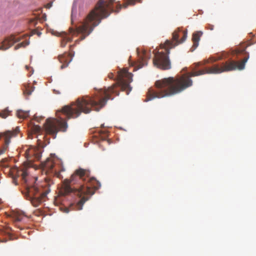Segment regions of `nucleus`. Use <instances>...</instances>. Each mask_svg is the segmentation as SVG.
Listing matches in <instances>:
<instances>
[{"label":"nucleus","mask_w":256,"mask_h":256,"mask_svg":"<svg viewBox=\"0 0 256 256\" xmlns=\"http://www.w3.org/2000/svg\"><path fill=\"white\" fill-rule=\"evenodd\" d=\"M115 0H100L94 8L89 12L84 20L80 22L78 26H76V28H69V32L72 35L81 34L80 38L75 41L76 44L84 40L92 33L94 28L99 24L102 19L108 16V12L110 10H112V5Z\"/></svg>","instance_id":"20e7f679"},{"label":"nucleus","mask_w":256,"mask_h":256,"mask_svg":"<svg viewBox=\"0 0 256 256\" xmlns=\"http://www.w3.org/2000/svg\"><path fill=\"white\" fill-rule=\"evenodd\" d=\"M247 46L242 44L240 47L232 50V55L242 54L244 58L241 61L232 60L229 62H225V72L238 70H242L245 68V64L249 58V54L246 51Z\"/></svg>","instance_id":"423d86ee"},{"label":"nucleus","mask_w":256,"mask_h":256,"mask_svg":"<svg viewBox=\"0 0 256 256\" xmlns=\"http://www.w3.org/2000/svg\"><path fill=\"white\" fill-rule=\"evenodd\" d=\"M21 39L22 38L20 36L16 37L13 35L6 38L2 42L0 50H5L8 49L14 43L20 42Z\"/></svg>","instance_id":"9d476101"},{"label":"nucleus","mask_w":256,"mask_h":256,"mask_svg":"<svg viewBox=\"0 0 256 256\" xmlns=\"http://www.w3.org/2000/svg\"><path fill=\"white\" fill-rule=\"evenodd\" d=\"M26 69L28 70V66H26Z\"/></svg>","instance_id":"bb28decb"},{"label":"nucleus","mask_w":256,"mask_h":256,"mask_svg":"<svg viewBox=\"0 0 256 256\" xmlns=\"http://www.w3.org/2000/svg\"><path fill=\"white\" fill-rule=\"evenodd\" d=\"M142 0H124V2L122 5L118 2V4L117 5V7L118 10L121 9L122 7L126 8L129 5L135 4L136 2H141Z\"/></svg>","instance_id":"dca6fc26"},{"label":"nucleus","mask_w":256,"mask_h":256,"mask_svg":"<svg viewBox=\"0 0 256 256\" xmlns=\"http://www.w3.org/2000/svg\"><path fill=\"white\" fill-rule=\"evenodd\" d=\"M36 152H38V150L35 148H30L28 149L26 152V157L28 159L30 158L32 156H34V157L38 159L40 158V154L38 153H36Z\"/></svg>","instance_id":"2eb2a0df"},{"label":"nucleus","mask_w":256,"mask_h":256,"mask_svg":"<svg viewBox=\"0 0 256 256\" xmlns=\"http://www.w3.org/2000/svg\"><path fill=\"white\" fill-rule=\"evenodd\" d=\"M224 54H225V56H226V52H225V53H224Z\"/></svg>","instance_id":"c756f323"},{"label":"nucleus","mask_w":256,"mask_h":256,"mask_svg":"<svg viewBox=\"0 0 256 256\" xmlns=\"http://www.w3.org/2000/svg\"><path fill=\"white\" fill-rule=\"evenodd\" d=\"M132 74L129 72L126 68L118 72L116 84L107 88L100 90L94 96H83L78 98L75 102H72L70 105L63 106L56 112L58 118L46 120L44 126L46 133L55 138L58 132L66 131L68 124L66 120L60 116L61 114L66 116L68 119L75 118L82 112L90 113L92 108L96 111H99L105 106L108 100L114 98L112 95L119 94V89L126 91L128 94L132 90L130 84L132 80Z\"/></svg>","instance_id":"f257e3e1"},{"label":"nucleus","mask_w":256,"mask_h":256,"mask_svg":"<svg viewBox=\"0 0 256 256\" xmlns=\"http://www.w3.org/2000/svg\"><path fill=\"white\" fill-rule=\"evenodd\" d=\"M203 32L202 31H196L193 33L192 36L193 45L190 48L192 52L195 50L196 48L198 46L200 38Z\"/></svg>","instance_id":"f8f14e48"},{"label":"nucleus","mask_w":256,"mask_h":256,"mask_svg":"<svg viewBox=\"0 0 256 256\" xmlns=\"http://www.w3.org/2000/svg\"><path fill=\"white\" fill-rule=\"evenodd\" d=\"M20 132V129L16 127L15 129L12 130H6L4 132L0 133V138L2 137L4 138V144L0 148V155L4 153L7 150L8 144L10 142V138L16 137Z\"/></svg>","instance_id":"6e6552de"},{"label":"nucleus","mask_w":256,"mask_h":256,"mask_svg":"<svg viewBox=\"0 0 256 256\" xmlns=\"http://www.w3.org/2000/svg\"><path fill=\"white\" fill-rule=\"evenodd\" d=\"M28 44H29V42L28 41H24V42H22L15 46L14 50H16L21 47H25Z\"/></svg>","instance_id":"4be33fe9"},{"label":"nucleus","mask_w":256,"mask_h":256,"mask_svg":"<svg viewBox=\"0 0 256 256\" xmlns=\"http://www.w3.org/2000/svg\"><path fill=\"white\" fill-rule=\"evenodd\" d=\"M44 168L48 172H51L52 171V170L54 167V162L50 160H48L44 164Z\"/></svg>","instance_id":"6ab92c4d"},{"label":"nucleus","mask_w":256,"mask_h":256,"mask_svg":"<svg viewBox=\"0 0 256 256\" xmlns=\"http://www.w3.org/2000/svg\"><path fill=\"white\" fill-rule=\"evenodd\" d=\"M18 175L21 176L23 182L26 184V190L29 200L34 206H38L42 202V200L49 193L50 189L48 188L44 189L42 186L37 185L29 186L28 180L30 176L26 168L18 171Z\"/></svg>","instance_id":"39448f33"},{"label":"nucleus","mask_w":256,"mask_h":256,"mask_svg":"<svg viewBox=\"0 0 256 256\" xmlns=\"http://www.w3.org/2000/svg\"><path fill=\"white\" fill-rule=\"evenodd\" d=\"M59 62L62 64L60 66V68L63 69L67 67L68 64L72 60V56L70 54L64 52V54L59 55L58 56Z\"/></svg>","instance_id":"9b49d317"},{"label":"nucleus","mask_w":256,"mask_h":256,"mask_svg":"<svg viewBox=\"0 0 256 256\" xmlns=\"http://www.w3.org/2000/svg\"><path fill=\"white\" fill-rule=\"evenodd\" d=\"M208 28L210 30H212L214 29V26L209 24L208 26Z\"/></svg>","instance_id":"b1692460"},{"label":"nucleus","mask_w":256,"mask_h":256,"mask_svg":"<svg viewBox=\"0 0 256 256\" xmlns=\"http://www.w3.org/2000/svg\"><path fill=\"white\" fill-rule=\"evenodd\" d=\"M181 30L180 28H178L172 33V40H166V46L168 48H174L176 46H178V44L182 43L185 41L187 38V30H184L182 32V37L178 40L179 38V34L178 32Z\"/></svg>","instance_id":"1a4fd4ad"},{"label":"nucleus","mask_w":256,"mask_h":256,"mask_svg":"<svg viewBox=\"0 0 256 256\" xmlns=\"http://www.w3.org/2000/svg\"><path fill=\"white\" fill-rule=\"evenodd\" d=\"M10 112H11L10 111L8 108H6L0 112V116L3 118H6V117L10 115Z\"/></svg>","instance_id":"412c9836"},{"label":"nucleus","mask_w":256,"mask_h":256,"mask_svg":"<svg viewBox=\"0 0 256 256\" xmlns=\"http://www.w3.org/2000/svg\"><path fill=\"white\" fill-rule=\"evenodd\" d=\"M104 134H105V136H105L106 138V137H107V136H107L106 133H104Z\"/></svg>","instance_id":"cd10ccee"},{"label":"nucleus","mask_w":256,"mask_h":256,"mask_svg":"<svg viewBox=\"0 0 256 256\" xmlns=\"http://www.w3.org/2000/svg\"><path fill=\"white\" fill-rule=\"evenodd\" d=\"M160 46L161 48L164 49L165 52H158L154 54L153 64L155 66L161 70H169L171 68V64L168 54L170 50L172 48L166 46V42L164 44H161Z\"/></svg>","instance_id":"0eeeda50"},{"label":"nucleus","mask_w":256,"mask_h":256,"mask_svg":"<svg viewBox=\"0 0 256 256\" xmlns=\"http://www.w3.org/2000/svg\"><path fill=\"white\" fill-rule=\"evenodd\" d=\"M88 170L79 168L72 174L70 178L65 179L60 190L61 196L73 194L80 198L77 202L78 210H81L84 204L100 187V182L94 178L90 177Z\"/></svg>","instance_id":"7ed1b4c3"},{"label":"nucleus","mask_w":256,"mask_h":256,"mask_svg":"<svg viewBox=\"0 0 256 256\" xmlns=\"http://www.w3.org/2000/svg\"><path fill=\"white\" fill-rule=\"evenodd\" d=\"M16 116L20 118H26L29 116L28 111H24L22 110H18L16 112Z\"/></svg>","instance_id":"aec40b11"},{"label":"nucleus","mask_w":256,"mask_h":256,"mask_svg":"<svg viewBox=\"0 0 256 256\" xmlns=\"http://www.w3.org/2000/svg\"><path fill=\"white\" fill-rule=\"evenodd\" d=\"M108 77L110 78H114V75L113 74H108Z\"/></svg>","instance_id":"393cba45"},{"label":"nucleus","mask_w":256,"mask_h":256,"mask_svg":"<svg viewBox=\"0 0 256 256\" xmlns=\"http://www.w3.org/2000/svg\"><path fill=\"white\" fill-rule=\"evenodd\" d=\"M224 71L223 62L215 64L210 68L192 72L188 75L182 74L176 77H168L156 80L155 88H150L146 94L145 102L154 98H161L179 94L192 85L191 76H196L205 74H220Z\"/></svg>","instance_id":"f03ea898"},{"label":"nucleus","mask_w":256,"mask_h":256,"mask_svg":"<svg viewBox=\"0 0 256 256\" xmlns=\"http://www.w3.org/2000/svg\"><path fill=\"white\" fill-rule=\"evenodd\" d=\"M68 212H69L68 208H64V212H66V213H68Z\"/></svg>","instance_id":"a878e982"},{"label":"nucleus","mask_w":256,"mask_h":256,"mask_svg":"<svg viewBox=\"0 0 256 256\" xmlns=\"http://www.w3.org/2000/svg\"><path fill=\"white\" fill-rule=\"evenodd\" d=\"M58 36H61L62 38L60 42V46L62 48L65 47L67 43L71 42L72 40V38L68 36V34L65 32L60 33Z\"/></svg>","instance_id":"4468645a"},{"label":"nucleus","mask_w":256,"mask_h":256,"mask_svg":"<svg viewBox=\"0 0 256 256\" xmlns=\"http://www.w3.org/2000/svg\"><path fill=\"white\" fill-rule=\"evenodd\" d=\"M140 58L142 59L141 61L136 66V70L142 68L144 66L147 65V60L150 58V54L146 52V50H144Z\"/></svg>","instance_id":"ddd939ff"},{"label":"nucleus","mask_w":256,"mask_h":256,"mask_svg":"<svg viewBox=\"0 0 256 256\" xmlns=\"http://www.w3.org/2000/svg\"><path fill=\"white\" fill-rule=\"evenodd\" d=\"M34 87L31 86L29 84H25L23 89V92L25 96H30L34 91Z\"/></svg>","instance_id":"a211bd4d"},{"label":"nucleus","mask_w":256,"mask_h":256,"mask_svg":"<svg viewBox=\"0 0 256 256\" xmlns=\"http://www.w3.org/2000/svg\"><path fill=\"white\" fill-rule=\"evenodd\" d=\"M221 59H222V57H220V56H216V57H214V58H210L209 59L204 60L202 62H200L196 64V66H200L204 65V64H206L210 63V62H212L218 60H221Z\"/></svg>","instance_id":"f3484780"},{"label":"nucleus","mask_w":256,"mask_h":256,"mask_svg":"<svg viewBox=\"0 0 256 256\" xmlns=\"http://www.w3.org/2000/svg\"><path fill=\"white\" fill-rule=\"evenodd\" d=\"M24 216L22 214H16L14 216L13 219L14 222H21Z\"/></svg>","instance_id":"5701e85b"},{"label":"nucleus","mask_w":256,"mask_h":256,"mask_svg":"<svg viewBox=\"0 0 256 256\" xmlns=\"http://www.w3.org/2000/svg\"><path fill=\"white\" fill-rule=\"evenodd\" d=\"M73 46L71 45L70 46V48H71Z\"/></svg>","instance_id":"c85d7f7f"}]
</instances>
